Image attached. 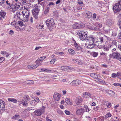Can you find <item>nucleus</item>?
I'll return each instance as SVG.
<instances>
[{
    "mask_svg": "<svg viewBox=\"0 0 121 121\" xmlns=\"http://www.w3.org/2000/svg\"><path fill=\"white\" fill-rule=\"evenodd\" d=\"M45 107L43 106L42 108L40 109H37L35 110L34 112V114L35 115L37 116H40L44 112V109Z\"/></svg>",
    "mask_w": 121,
    "mask_h": 121,
    "instance_id": "4",
    "label": "nucleus"
},
{
    "mask_svg": "<svg viewBox=\"0 0 121 121\" xmlns=\"http://www.w3.org/2000/svg\"><path fill=\"white\" fill-rule=\"evenodd\" d=\"M14 33V32L12 30H10L9 32V33L11 35H13Z\"/></svg>",
    "mask_w": 121,
    "mask_h": 121,
    "instance_id": "63",
    "label": "nucleus"
},
{
    "mask_svg": "<svg viewBox=\"0 0 121 121\" xmlns=\"http://www.w3.org/2000/svg\"><path fill=\"white\" fill-rule=\"evenodd\" d=\"M21 104H22L24 106H26L27 105L28 103L27 102L26 100L25 101H24V100H22L21 101Z\"/></svg>",
    "mask_w": 121,
    "mask_h": 121,
    "instance_id": "36",
    "label": "nucleus"
},
{
    "mask_svg": "<svg viewBox=\"0 0 121 121\" xmlns=\"http://www.w3.org/2000/svg\"><path fill=\"white\" fill-rule=\"evenodd\" d=\"M68 51L69 54L71 55H74L75 53L74 51L71 49H69L68 50Z\"/></svg>",
    "mask_w": 121,
    "mask_h": 121,
    "instance_id": "38",
    "label": "nucleus"
},
{
    "mask_svg": "<svg viewBox=\"0 0 121 121\" xmlns=\"http://www.w3.org/2000/svg\"><path fill=\"white\" fill-rule=\"evenodd\" d=\"M21 4L24 5H26V0H19Z\"/></svg>",
    "mask_w": 121,
    "mask_h": 121,
    "instance_id": "42",
    "label": "nucleus"
},
{
    "mask_svg": "<svg viewBox=\"0 0 121 121\" xmlns=\"http://www.w3.org/2000/svg\"><path fill=\"white\" fill-rule=\"evenodd\" d=\"M55 61V59H52L50 61V63L51 64H54Z\"/></svg>",
    "mask_w": 121,
    "mask_h": 121,
    "instance_id": "57",
    "label": "nucleus"
},
{
    "mask_svg": "<svg viewBox=\"0 0 121 121\" xmlns=\"http://www.w3.org/2000/svg\"><path fill=\"white\" fill-rule=\"evenodd\" d=\"M30 13L28 11L26 12L25 13L23 14L22 16L23 17V21L24 22H27L29 20Z\"/></svg>",
    "mask_w": 121,
    "mask_h": 121,
    "instance_id": "6",
    "label": "nucleus"
},
{
    "mask_svg": "<svg viewBox=\"0 0 121 121\" xmlns=\"http://www.w3.org/2000/svg\"><path fill=\"white\" fill-rule=\"evenodd\" d=\"M33 1V0H26V4H27L28 6L29 5L30 7L33 8L32 11L33 15L35 18L37 19L39 11L40 9V7L37 4H35L34 5L30 3H32Z\"/></svg>",
    "mask_w": 121,
    "mask_h": 121,
    "instance_id": "1",
    "label": "nucleus"
},
{
    "mask_svg": "<svg viewBox=\"0 0 121 121\" xmlns=\"http://www.w3.org/2000/svg\"><path fill=\"white\" fill-rule=\"evenodd\" d=\"M65 69L66 71L67 70L68 71H70L72 69V68L70 67L66 66V67H65Z\"/></svg>",
    "mask_w": 121,
    "mask_h": 121,
    "instance_id": "47",
    "label": "nucleus"
},
{
    "mask_svg": "<svg viewBox=\"0 0 121 121\" xmlns=\"http://www.w3.org/2000/svg\"><path fill=\"white\" fill-rule=\"evenodd\" d=\"M85 112V110L84 108H80L77 110L76 112V114L78 115H82Z\"/></svg>",
    "mask_w": 121,
    "mask_h": 121,
    "instance_id": "8",
    "label": "nucleus"
},
{
    "mask_svg": "<svg viewBox=\"0 0 121 121\" xmlns=\"http://www.w3.org/2000/svg\"><path fill=\"white\" fill-rule=\"evenodd\" d=\"M90 76L93 77L94 79L96 80V79L98 78V76L97 74L95 73H92L90 74Z\"/></svg>",
    "mask_w": 121,
    "mask_h": 121,
    "instance_id": "22",
    "label": "nucleus"
},
{
    "mask_svg": "<svg viewBox=\"0 0 121 121\" xmlns=\"http://www.w3.org/2000/svg\"><path fill=\"white\" fill-rule=\"evenodd\" d=\"M43 60L42 59V58H41V57H40L35 62V63H37L39 64V61H42Z\"/></svg>",
    "mask_w": 121,
    "mask_h": 121,
    "instance_id": "48",
    "label": "nucleus"
},
{
    "mask_svg": "<svg viewBox=\"0 0 121 121\" xmlns=\"http://www.w3.org/2000/svg\"><path fill=\"white\" fill-rule=\"evenodd\" d=\"M112 115L109 112L107 114H106L105 117V119H107L108 117H110Z\"/></svg>",
    "mask_w": 121,
    "mask_h": 121,
    "instance_id": "50",
    "label": "nucleus"
},
{
    "mask_svg": "<svg viewBox=\"0 0 121 121\" xmlns=\"http://www.w3.org/2000/svg\"><path fill=\"white\" fill-rule=\"evenodd\" d=\"M23 11H20V12H19V11H17V17L18 18H20V16L22 15V14H23Z\"/></svg>",
    "mask_w": 121,
    "mask_h": 121,
    "instance_id": "35",
    "label": "nucleus"
},
{
    "mask_svg": "<svg viewBox=\"0 0 121 121\" xmlns=\"http://www.w3.org/2000/svg\"><path fill=\"white\" fill-rule=\"evenodd\" d=\"M74 45L75 46L74 48L76 50L78 51L81 49V47L78 45L76 43H74Z\"/></svg>",
    "mask_w": 121,
    "mask_h": 121,
    "instance_id": "19",
    "label": "nucleus"
},
{
    "mask_svg": "<svg viewBox=\"0 0 121 121\" xmlns=\"http://www.w3.org/2000/svg\"><path fill=\"white\" fill-rule=\"evenodd\" d=\"M98 42H99L101 45H102V43L104 42V38L99 37L98 38Z\"/></svg>",
    "mask_w": 121,
    "mask_h": 121,
    "instance_id": "27",
    "label": "nucleus"
},
{
    "mask_svg": "<svg viewBox=\"0 0 121 121\" xmlns=\"http://www.w3.org/2000/svg\"><path fill=\"white\" fill-rule=\"evenodd\" d=\"M78 4L81 5H82L83 4V3L80 0H78Z\"/></svg>",
    "mask_w": 121,
    "mask_h": 121,
    "instance_id": "64",
    "label": "nucleus"
},
{
    "mask_svg": "<svg viewBox=\"0 0 121 121\" xmlns=\"http://www.w3.org/2000/svg\"><path fill=\"white\" fill-rule=\"evenodd\" d=\"M23 98L24 99L27 101L30 100V99L28 95H26L24 96Z\"/></svg>",
    "mask_w": 121,
    "mask_h": 121,
    "instance_id": "39",
    "label": "nucleus"
},
{
    "mask_svg": "<svg viewBox=\"0 0 121 121\" xmlns=\"http://www.w3.org/2000/svg\"><path fill=\"white\" fill-rule=\"evenodd\" d=\"M50 8V7L47 6L44 11V13L45 14H47L48 13Z\"/></svg>",
    "mask_w": 121,
    "mask_h": 121,
    "instance_id": "37",
    "label": "nucleus"
},
{
    "mask_svg": "<svg viewBox=\"0 0 121 121\" xmlns=\"http://www.w3.org/2000/svg\"><path fill=\"white\" fill-rule=\"evenodd\" d=\"M85 26V25L82 23H81L80 24L78 23V26L79 27V29L81 28H82L84 27Z\"/></svg>",
    "mask_w": 121,
    "mask_h": 121,
    "instance_id": "46",
    "label": "nucleus"
},
{
    "mask_svg": "<svg viewBox=\"0 0 121 121\" xmlns=\"http://www.w3.org/2000/svg\"><path fill=\"white\" fill-rule=\"evenodd\" d=\"M94 43H89L87 46L88 49H92L94 48L95 46Z\"/></svg>",
    "mask_w": 121,
    "mask_h": 121,
    "instance_id": "18",
    "label": "nucleus"
},
{
    "mask_svg": "<svg viewBox=\"0 0 121 121\" xmlns=\"http://www.w3.org/2000/svg\"><path fill=\"white\" fill-rule=\"evenodd\" d=\"M61 96V95H60L56 93H55L53 95L54 99L57 101H58L59 100Z\"/></svg>",
    "mask_w": 121,
    "mask_h": 121,
    "instance_id": "15",
    "label": "nucleus"
},
{
    "mask_svg": "<svg viewBox=\"0 0 121 121\" xmlns=\"http://www.w3.org/2000/svg\"><path fill=\"white\" fill-rule=\"evenodd\" d=\"M65 102L66 103L68 104L72 105V103L70 101V99L69 98H66L65 100Z\"/></svg>",
    "mask_w": 121,
    "mask_h": 121,
    "instance_id": "26",
    "label": "nucleus"
},
{
    "mask_svg": "<svg viewBox=\"0 0 121 121\" xmlns=\"http://www.w3.org/2000/svg\"><path fill=\"white\" fill-rule=\"evenodd\" d=\"M117 77V73H113L111 75V77L112 78H116Z\"/></svg>",
    "mask_w": 121,
    "mask_h": 121,
    "instance_id": "53",
    "label": "nucleus"
},
{
    "mask_svg": "<svg viewBox=\"0 0 121 121\" xmlns=\"http://www.w3.org/2000/svg\"><path fill=\"white\" fill-rule=\"evenodd\" d=\"M78 23H76L73 24L72 26V28L74 29H79Z\"/></svg>",
    "mask_w": 121,
    "mask_h": 121,
    "instance_id": "25",
    "label": "nucleus"
},
{
    "mask_svg": "<svg viewBox=\"0 0 121 121\" xmlns=\"http://www.w3.org/2000/svg\"><path fill=\"white\" fill-rule=\"evenodd\" d=\"M83 100V99L80 96H78L76 98L75 102L76 104L78 105L82 102Z\"/></svg>",
    "mask_w": 121,
    "mask_h": 121,
    "instance_id": "11",
    "label": "nucleus"
},
{
    "mask_svg": "<svg viewBox=\"0 0 121 121\" xmlns=\"http://www.w3.org/2000/svg\"><path fill=\"white\" fill-rule=\"evenodd\" d=\"M6 0H0V5L3 4Z\"/></svg>",
    "mask_w": 121,
    "mask_h": 121,
    "instance_id": "59",
    "label": "nucleus"
},
{
    "mask_svg": "<svg viewBox=\"0 0 121 121\" xmlns=\"http://www.w3.org/2000/svg\"><path fill=\"white\" fill-rule=\"evenodd\" d=\"M77 33L81 40H86V39L87 36L86 34L84 32L83 33H82L79 31Z\"/></svg>",
    "mask_w": 121,
    "mask_h": 121,
    "instance_id": "5",
    "label": "nucleus"
},
{
    "mask_svg": "<svg viewBox=\"0 0 121 121\" xmlns=\"http://www.w3.org/2000/svg\"><path fill=\"white\" fill-rule=\"evenodd\" d=\"M32 109V108L31 107H29L27 109L25 110V111H30Z\"/></svg>",
    "mask_w": 121,
    "mask_h": 121,
    "instance_id": "62",
    "label": "nucleus"
},
{
    "mask_svg": "<svg viewBox=\"0 0 121 121\" xmlns=\"http://www.w3.org/2000/svg\"><path fill=\"white\" fill-rule=\"evenodd\" d=\"M86 27L89 29L92 30H97V28L93 26L92 24L89 23H87L86 25Z\"/></svg>",
    "mask_w": 121,
    "mask_h": 121,
    "instance_id": "14",
    "label": "nucleus"
},
{
    "mask_svg": "<svg viewBox=\"0 0 121 121\" xmlns=\"http://www.w3.org/2000/svg\"><path fill=\"white\" fill-rule=\"evenodd\" d=\"M65 112L66 114L67 115H70V112L68 111L65 110Z\"/></svg>",
    "mask_w": 121,
    "mask_h": 121,
    "instance_id": "61",
    "label": "nucleus"
},
{
    "mask_svg": "<svg viewBox=\"0 0 121 121\" xmlns=\"http://www.w3.org/2000/svg\"><path fill=\"white\" fill-rule=\"evenodd\" d=\"M114 21L111 19H109L107 20L106 24L109 26H111L114 23Z\"/></svg>",
    "mask_w": 121,
    "mask_h": 121,
    "instance_id": "17",
    "label": "nucleus"
},
{
    "mask_svg": "<svg viewBox=\"0 0 121 121\" xmlns=\"http://www.w3.org/2000/svg\"><path fill=\"white\" fill-rule=\"evenodd\" d=\"M5 103L2 99H0V111L3 112L5 110Z\"/></svg>",
    "mask_w": 121,
    "mask_h": 121,
    "instance_id": "9",
    "label": "nucleus"
},
{
    "mask_svg": "<svg viewBox=\"0 0 121 121\" xmlns=\"http://www.w3.org/2000/svg\"><path fill=\"white\" fill-rule=\"evenodd\" d=\"M102 48H103V49L104 51H108V50H109V48H108L107 47H105L104 45V46H103V47H102Z\"/></svg>",
    "mask_w": 121,
    "mask_h": 121,
    "instance_id": "54",
    "label": "nucleus"
},
{
    "mask_svg": "<svg viewBox=\"0 0 121 121\" xmlns=\"http://www.w3.org/2000/svg\"><path fill=\"white\" fill-rule=\"evenodd\" d=\"M20 4L19 3H16L14 5H12L11 11L13 12H14L16 11L19 8L20 6Z\"/></svg>",
    "mask_w": 121,
    "mask_h": 121,
    "instance_id": "7",
    "label": "nucleus"
},
{
    "mask_svg": "<svg viewBox=\"0 0 121 121\" xmlns=\"http://www.w3.org/2000/svg\"><path fill=\"white\" fill-rule=\"evenodd\" d=\"M55 4L52 2H49L48 4L47 5V6L50 7L51 6L54 5Z\"/></svg>",
    "mask_w": 121,
    "mask_h": 121,
    "instance_id": "55",
    "label": "nucleus"
},
{
    "mask_svg": "<svg viewBox=\"0 0 121 121\" xmlns=\"http://www.w3.org/2000/svg\"><path fill=\"white\" fill-rule=\"evenodd\" d=\"M112 56L113 58H115L120 60L121 57V56L119 53L117 52H113L112 54Z\"/></svg>",
    "mask_w": 121,
    "mask_h": 121,
    "instance_id": "12",
    "label": "nucleus"
},
{
    "mask_svg": "<svg viewBox=\"0 0 121 121\" xmlns=\"http://www.w3.org/2000/svg\"><path fill=\"white\" fill-rule=\"evenodd\" d=\"M72 61L73 62L77 63L79 61H80L78 59L75 60L74 59H72Z\"/></svg>",
    "mask_w": 121,
    "mask_h": 121,
    "instance_id": "56",
    "label": "nucleus"
},
{
    "mask_svg": "<svg viewBox=\"0 0 121 121\" xmlns=\"http://www.w3.org/2000/svg\"><path fill=\"white\" fill-rule=\"evenodd\" d=\"M34 100L36 102H39V98L38 97H36L35 98Z\"/></svg>",
    "mask_w": 121,
    "mask_h": 121,
    "instance_id": "60",
    "label": "nucleus"
},
{
    "mask_svg": "<svg viewBox=\"0 0 121 121\" xmlns=\"http://www.w3.org/2000/svg\"><path fill=\"white\" fill-rule=\"evenodd\" d=\"M92 54L93 56L94 57H95L97 56L98 54L97 52H93Z\"/></svg>",
    "mask_w": 121,
    "mask_h": 121,
    "instance_id": "52",
    "label": "nucleus"
},
{
    "mask_svg": "<svg viewBox=\"0 0 121 121\" xmlns=\"http://www.w3.org/2000/svg\"><path fill=\"white\" fill-rule=\"evenodd\" d=\"M73 8L74 9V11L75 12H77L78 10H81L82 9V8L81 6H78L77 7L75 8Z\"/></svg>",
    "mask_w": 121,
    "mask_h": 121,
    "instance_id": "24",
    "label": "nucleus"
},
{
    "mask_svg": "<svg viewBox=\"0 0 121 121\" xmlns=\"http://www.w3.org/2000/svg\"><path fill=\"white\" fill-rule=\"evenodd\" d=\"M117 77L120 79H121V73L120 72H118L117 73Z\"/></svg>",
    "mask_w": 121,
    "mask_h": 121,
    "instance_id": "45",
    "label": "nucleus"
},
{
    "mask_svg": "<svg viewBox=\"0 0 121 121\" xmlns=\"http://www.w3.org/2000/svg\"><path fill=\"white\" fill-rule=\"evenodd\" d=\"M55 53L57 54H59L60 56H62L64 54V52H56Z\"/></svg>",
    "mask_w": 121,
    "mask_h": 121,
    "instance_id": "58",
    "label": "nucleus"
},
{
    "mask_svg": "<svg viewBox=\"0 0 121 121\" xmlns=\"http://www.w3.org/2000/svg\"><path fill=\"white\" fill-rule=\"evenodd\" d=\"M81 83V81L79 80H73L70 83V85L72 86H77L79 85Z\"/></svg>",
    "mask_w": 121,
    "mask_h": 121,
    "instance_id": "10",
    "label": "nucleus"
},
{
    "mask_svg": "<svg viewBox=\"0 0 121 121\" xmlns=\"http://www.w3.org/2000/svg\"><path fill=\"white\" fill-rule=\"evenodd\" d=\"M110 45L113 46V47H117V41L116 40H113L111 43L110 44Z\"/></svg>",
    "mask_w": 121,
    "mask_h": 121,
    "instance_id": "20",
    "label": "nucleus"
},
{
    "mask_svg": "<svg viewBox=\"0 0 121 121\" xmlns=\"http://www.w3.org/2000/svg\"><path fill=\"white\" fill-rule=\"evenodd\" d=\"M83 95L85 97H90L91 95V94L89 92H85L83 93Z\"/></svg>",
    "mask_w": 121,
    "mask_h": 121,
    "instance_id": "31",
    "label": "nucleus"
},
{
    "mask_svg": "<svg viewBox=\"0 0 121 121\" xmlns=\"http://www.w3.org/2000/svg\"><path fill=\"white\" fill-rule=\"evenodd\" d=\"M113 47V46L112 45H110V47H109V49L110 51H111L112 52H113L115 51L116 49V48L117 47Z\"/></svg>",
    "mask_w": 121,
    "mask_h": 121,
    "instance_id": "30",
    "label": "nucleus"
},
{
    "mask_svg": "<svg viewBox=\"0 0 121 121\" xmlns=\"http://www.w3.org/2000/svg\"><path fill=\"white\" fill-rule=\"evenodd\" d=\"M95 44L96 46H98V48L100 49L102 48V47L104 46L103 45H101L99 42H98V41L95 42Z\"/></svg>",
    "mask_w": 121,
    "mask_h": 121,
    "instance_id": "21",
    "label": "nucleus"
},
{
    "mask_svg": "<svg viewBox=\"0 0 121 121\" xmlns=\"http://www.w3.org/2000/svg\"><path fill=\"white\" fill-rule=\"evenodd\" d=\"M17 23L19 25L21 26H25V25L24 24L23 22L21 21H19L17 22Z\"/></svg>",
    "mask_w": 121,
    "mask_h": 121,
    "instance_id": "40",
    "label": "nucleus"
},
{
    "mask_svg": "<svg viewBox=\"0 0 121 121\" xmlns=\"http://www.w3.org/2000/svg\"><path fill=\"white\" fill-rule=\"evenodd\" d=\"M95 81L98 82L101 84H105V82L101 79H99L98 78L96 79Z\"/></svg>",
    "mask_w": 121,
    "mask_h": 121,
    "instance_id": "28",
    "label": "nucleus"
},
{
    "mask_svg": "<svg viewBox=\"0 0 121 121\" xmlns=\"http://www.w3.org/2000/svg\"><path fill=\"white\" fill-rule=\"evenodd\" d=\"M46 22L48 28L50 30H51L55 27L53 19L52 18L48 19L46 21Z\"/></svg>",
    "mask_w": 121,
    "mask_h": 121,
    "instance_id": "2",
    "label": "nucleus"
},
{
    "mask_svg": "<svg viewBox=\"0 0 121 121\" xmlns=\"http://www.w3.org/2000/svg\"><path fill=\"white\" fill-rule=\"evenodd\" d=\"M8 99L9 101H11L14 103H16L17 102V100L14 98H8Z\"/></svg>",
    "mask_w": 121,
    "mask_h": 121,
    "instance_id": "29",
    "label": "nucleus"
},
{
    "mask_svg": "<svg viewBox=\"0 0 121 121\" xmlns=\"http://www.w3.org/2000/svg\"><path fill=\"white\" fill-rule=\"evenodd\" d=\"M39 65H40L36 63V64L35 65V64H33L32 65V69H35L37 68L38 66Z\"/></svg>",
    "mask_w": 121,
    "mask_h": 121,
    "instance_id": "43",
    "label": "nucleus"
},
{
    "mask_svg": "<svg viewBox=\"0 0 121 121\" xmlns=\"http://www.w3.org/2000/svg\"><path fill=\"white\" fill-rule=\"evenodd\" d=\"M30 104L32 105H35L36 104L35 101L34 100H31V101Z\"/></svg>",
    "mask_w": 121,
    "mask_h": 121,
    "instance_id": "51",
    "label": "nucleus"
},
{
    "mask_svg": "<svg viewBox=\"0 0 121 121\" xmlns=\"http://www.w3.org/2000/svg\"><path fill=\"white\" fill-rule=\"evenodd\" d=\"M6 15L5 13L3 12H0V20L1 19L2 17L4 18V17Z\"/></svg>",
    "mask_w": 121,
    "mask_h": 121,
    "instance_id": "34",
    "label": "nucleus"
},
{
    "mask_svg": "<svg viewBox=\"0 0 121 121\" xmlns=\"http://www.w3.org/2000/svg\"><path fill=\"white\" fill-rule=\"evenodd\" d=\"M39 4L41 5L43 7H44V5L45 4V2L43 1V2H38Z\"/></svg>",
    "mask_w": 121,
    "mask_h": 121,
    "instance_id": "49",
    "label": "nucleus"
},
{
    "mask_svg": "<svg viewBox=\"0 0 121 121\" xmlns=\"http://www.w3.org/2000/svg\"><path fill=\"white\" fill-rule=\"evenodd\" d=\"M34 83L33 81L31 80L26 81L24 82V84H33Z\"/></svg>",
    "mask_w": 121,
    "mask_h": 121,
    "instance_id": "23",
    "label": "nucleus"
},
{
    "mask_svg": "<svg viewBox=\"0 0 121 121\" xmlns=\"http://www.w3.org/2000/svg\"><path fill=\"white\" fill-rule=\"evenodd\" d=\"M84 109L85 110V111L87 112H89L91 110V109L90 108H88V107L86 105H84Z\"/></svg>",
    "mask_w": 121,
    "mask_h": 121,
    "instance_id": "33",
    "label": "nucleus"
},
{
    "mask_svg": "<svg viewBox=\"0 0 121 121\" xmlns=\"http://www.w3.org/2000/svg\"><path fill=\"white\" fill-rule=\"evenodd\" d=\"M92 14L91 13L88 11H87L85 12V16L86 17L90 18L91 17Z\"/></svg>",
    "mask_w": 121,
    "mask_h": 121,
    "instance_id": "16",
    "label": "nucleus"
},
{
    "mask_svg": "<svg viewBox=\"0 0 121 121\" xmlns=\"http://www.w3.org/2000/svg\"><path fill=\"white\" fill-rule=\"evenodd\" d=\"M115 92L111 90H109L108 92V94L110 96H112L115 94Z\"/></svg>",
    "mask_w": 121,
    "mask_h": 121,
    "instance_id": "44",
    "label": "nucleus"
},
{
    "mask_svg": "<svg viewBox=\"0 0 121 121\" xmlns=\"http://www.w3.org/2000/svg\"><path fill=\"white\" fill-rule=\"evenodd\" d=\"M38 70H39V71L40 72L45 71L47 72L49 71V70L46 69L45 68L39 69Z\"/></svg>",
    "mask_w": 121,
    "mask_h": 121,
    "instance_id": "41",
    "label": "nucleus"
},
{
    "mask_svg": "<svg viewBox=\"0 0 121 121\" xmlns=\"http://www.w3.org/2000/svg\"><path fill=\"white\" fill-rule=\"evenodd\" d=\"M20 117V116L19 115H15L14 116L12 117V119L15 120H17Z\"/></svg>",
    "mask_w": 121,
    "mask_h": 121,
    "instance_id": "32",
    "label": "nucleus"
},
{
    "mask_svg": "<svg viewBox=\"0 0 121 121\" xmlns=\"http://www.w3.org/2000/svg\"><path fill=\"white\" fill-rule=\"evenodd\" d=\"M113 8L115 12L119 11L121 9V0H119L113 7Z\"/></svg>",
    "mask_w": 121,
    "mask_h": 121,
    "instance_id": "3",
    "label": "nucleus"
},
{
    "mask_svg": "<svg viewBox=\"0 0 121 121\" xmlns=\"http://www.w3.org/2000/svg\"><path fill=\"white\" fill-rule=\"evenodd\" d=\"M87 42H89V43H91L92 42L94 43L95 41V38L93 37H87L86 39V40Z\"/></svg>",
    "mask_w": 121,
    "mask_h": 121,
    "instance_id": "13",
    "label": "nucleus"
}]
</instances>
